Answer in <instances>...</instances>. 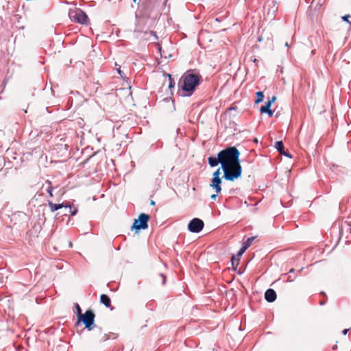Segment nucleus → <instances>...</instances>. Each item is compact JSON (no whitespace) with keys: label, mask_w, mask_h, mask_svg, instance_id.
<instances>
[{"label":"nucleus","mask_w":351,"mask_h":351,"mask_svg":"<svg viewBox=\"0 0 351 351\" xmlns=\"http://www.w3.org/2000/svg\"><path fill=\"white\" fill-rule=\"evenodd\" d=\"M221 168L223 171V178L228 181H234L241 176L242 167L240 165V152L236 147H228L221 152Z\"/></svg>","instance_id":"1"},{"label":"nucleus","mask_w":351,"mask_h":351,"mask_svg":"<svg viewBox=\"0 0 351 351\" xmlns=\"http://www.w3.org/2000/svg\"><path fill=\"white\" fill-rule=\"evenodd\" d=\"M201 76L198 73H186L182 76L183 84L179 94L183 97L191 96L199 84Z\"/></svg>","instance_id":"2"},{"label":"nucleus","mask_w":351,"mask_h":351,"mask_svg":"<svg viewBox=\"0 0 351 351\" xmlns=\"http://www.w3.org/2000/svg\"><path fill=\"white\" fill-rule=\"evenodd\" d=\"M95 317L94 313L90 310H88L84 313V314L80 316L76 325L78 326L80 322H82L88 330H91L95 327Z\"/></svg>","instance_id":"3"},{"label":"nucleus","mask_w":351,"mask_h":351,"mask_svg":"<svg viewBox=\"0 0 351 351\" xmlns=\"http://www.w3.org/2000/svg\"><path fill=\"white\" fill-rule=\"evenodd\" d=\"M149 216L147 214L141 213L138 219H135L131 227L132 230L138 232L141 230H145L148 228Z\"/></svg>","instance_id":"4"},{"label":"nucleus","mask_w":351,"mask_h":351,"mask_svg":"<svg viewBox=\"0 0 351 351\" xmlns=\"http://www.w3.org/2000/svg\"><path fill=\"white\" fill-rule=\"evenodd\" d=\"M69 16L73 21L80 24L87 25L89 22V19L86 14L80 9L71 12Z\"/></svg>","instance_id":"5"},{"label":"nucleus","mask_w":351,"mask_h":351,"mask_svg":"<svg viewBox=\"0 0 351 351\" xmlns=\"http://www.w3.org/2000/svg\"><path fill=\"white\" fill-rule=\"evenodd\" d=\"M204 222L198 218H194L188 224V229L191 232L198 233L204 228Z\"/></svg>","instance_id":"6"},{"label":"nucleus","mask_w":351,"mask_h":351,"mask_svg":"<svg viewBox=\"0 0 351 351\" xmlns=\"http://www.w3.org/2000/svg\"><path fill=\"white\" fill-rule=\"evenodd\" d=\"M221 179L220 178H213L210 186L213 189H215L217 194H218L221 191Z\"/></svg>","instance_id":"7"},{"label":"nucleus","mask_w":351,"mask_h":351,"mask_svg":"<svg viewBox=\"0 0 351 351\" xmlns=\"http://www.w3.org/2000/svg\"><path fill=\"white\" fill-rule=\"evenodd\" d=\"M265 299L268 302H273L276 300V293L272 289H268L265 293Z\"/></svg>","instance_id":"8"},{"label":"nucleus","mask_w":351,"mask_h":351,"mask_svg":"<svg viewBox=\"0 0 351 351\" xmlns=\"http://www.w3.org/2000/svg\"><path fill=\"white\" fill-rule=\"evenodd\" d=\"M67 204H68V202H66L61 203V204H54L52 202H48L49 207L50 208L51 212H52V213H53L62 208H67Z\"/></svg>","instance_id":"9"},{"label":"nucleus","mask_w":351,"mask_h":351,"mask_svg":"<svg viewBox=\"0 0 351 351\" xmlns=\"http://www.w3.org/2000/svg\"><path fill=\"white\" fill-rule=\"evenodd\" d=\"M208 165L211 167H215L217 166L219 164L221 165V158H220V156H219V153L217 154V157H215V156H210L208 158Z\"/></svg>","instance_id":"10"},{"label":"nucleus","mask_w":351,"mask_h":351,"mask_svg":"<svg viewBox=\"0 0 351 351\" xmlns=\"http://www.w3.org/2000/svg\"><path fill=\"white\" fill-rule=\"evenodd\" d=\"M100 302L107 308H110L111 306V300L110 297L106 294L101 295Z\"/></svg>","instance_id":"11"},{"label":"nucleus","mask_w":351,"mask_h":351,"mask_svg":"<svg viewBox=\"0 0 351 351\" xmlns=\"http://www.w3.org/2000/svg\"><path fill=\"white\" fill-rule=\"evenodd\" d=\"M276 100V97L273 96L270 99H269L264 106H261L260 108L261 112H263L265 110H270L271 106L273 103Z\"/></svg>","instance_id":"12"},{"label":"nucleus","mask_w":351,"mask_h":351,"mask_svg":"<svg viewBox=\"0 0 351 351\" xmlns=\"http://www.w3.org/2000/svg\"><path fill=\"white\" fill-rule=\"evenodd\" d=\"M46 187L45 190L48 193L50 197H53V187L51 185V182L49 180H47L45 184L43 185V188Z\"/></svg>","instance_id":"13"},{"label":"nucleus","mask_w":351,"mask_h":351,"mask_svg":"<svg viewBox=\"0 0 351 351\" xmlns=\"http://www.w3.org/2000/svg\"><path fill=\"white\" fill-rule=\"evenodd\" d=\"M275 148L277 151L281 154L285 151L284 150V144L282 141H276L274 145Z\"/></svg>","instance_id":"14"},{"label":"nucleus","mask_w":351,"mask_h":351,"mask_svg":"<svg viewBox=\"0 0 351 351\" xmlns=\"http://www.w3.org/2000/svg\"><path fill=\"white\" fill-rule=\"evenodd\" d=\"M264 95L262 91H258L256 93L255 104H259L263 101Z\"/></svg>","instance_id":"15"},{"label":"nucleus","mask_w":351,"mask_h":351,"mask_svg":"<svg viewBox=\"0 0 351 351\" xmlns=\"http://www.w3.org/2000/svg\"><path fill=\"white\" fill-rule=\"evenodd\" d=\"M255 239H256L255 237H252L247 238L246 239V241L243 243V246L245 249H247L252 245V242L254 241Z\"/></svg>","instance_id":"16"},{"label":"nucleus","mask_w":351,"mask_h":351,"mask_svg":"<svg viewBox=\"0 0 351 351\" xmlns=\"http://www.w3.org/2000/svg\"><path fill=\"white\" fill-rule=\"evenodd\" d=\"M67 208H69V213L71 216L75 215L77 213V209L75 208L73 210L71 205L69 203L67 204Z\"/></svg>","instance_id":"17"},{"label":"nucleus","mask_w":351,"mask_h":351,"mask_svg":"<svg viewBox=\"0 0 351 351\" xmlns=\"http://www.w3.org/2000/svg\"><path fill=\"white\" fill-rule=\"evenodd\" d=\"M168 77H169V88L171 89L174 87L175 82L170 74H168Z\"/></svg>","instance_id":"18"},{"label":"nucleus","mask_w":351,"mask_h":351,"mask_svg":"<svg viewBox=\"0 0 351 351\" xmlns=\"http://www.w3.org/2000/svg\"><path fill=\"white\" fill-rule=\"evenodd\" d=\"M75 307L76 308V313H77V318L80 317V316H81L82 315H83L82 313V309L80 306V305L77 304V303H75Z\"/></svg>","instance_id":"19"},{"label":"nucleus","mask_w":351,"mask_h":351,"mask_svg":"<svg viewBox=\"0 0 351 351\" xmlns=\"http://www.w3.org/2000/svg\"><path fill=\"white\" fill-rule=\"evenodd\" d=\"M231 262L233 267H234L235 265L237 266L239 265V258L233 256L232 257Z\"/></svg>","instance_id":"20"},{"label":"nucleus","mask_w":351,"mask_h":351,"mask_svg":"<svg viewBox=\"0 0 351 351\" xmlns=\"http://www.w3.org/2000/svg\"><path fill=\"white\" fill-rule=\"evenodd\" d=\"M247 249H245L243 246L241 247V248L239 250L237 254V258H239L242 256V254L246 251Z\"/></svg>","instance_id":"21"},{"label":"nucleus","mask_w":351,"mask_h":351,"mask_svg":"<svg viewBox=\"0 0 351 351\" xmlns=\"http://www.w3.org/2000/svg\"><path fill=\"white\" fill-rule=\"evenodd\" d=\"M221 167L218 168L213 174V178H220Z\"/></svg>","instance_id":"22"},{"label":"nucleus","mask_w":351,"mask_h":351,"mask_svg":"<svg viewBox=\"0 0 351 351\" xmlns=\"http://www.w3.org/2000/svg\"><path fill=\"white\" fill-rule=\"evenodd\" d=\"M350 14H347V15H345L343 16H342V20L345 22H347L348 23L350 24L351 25V21H350L349 19L350 18Z\"/></svg>","instance_id":"23"},{"label":"nucleus","mask_w":351,"mask_h":351,"mask_svg":"<svg viewBox=\"0 0 351 351\" xmlns=\"http://www.w3.org/2000/svg\"><path fill=\"white\" fill-rule=\"evenodd\" d=\"M263 113L267 114L269 117H272L274 114V112L271 109L268 110H265Z\"/></svg>","instance_id":"24"},{"label":"nucleus","mask_w":351,"mask_h":351,"mask_svg":"<svg viewBox=\"0 0 351 351\" xmlns=\"http://www.w3.org/2000/svg\"><path fill=\"white\" fill-rule=\"evenodd\" d=\"M282 155H284L287 157H289V158H291V155L289 153V152H283L282 154H281Z\"/></svg>","instance_id":"25"},{"label":"nucleus","mask_w":351,"mask_h":351,"mask_svg":"<svg viewBox=\"0 0 351 351\" xmlns=\"http://www.w3.org/2000/svg\"><path fill=\"white\" fill-rule=\"evenodd\" d=\"M160 276L162 277V284L165 285V282H166V277L165 275H163L162 274H160Z\"/></svg>","instance_id":"26"},{"label":"nucleus","mask_w":351,"mask_h":351,"mask_svg":"<svg viewBox=\"0 0 351 351\" xmlns=\"http://www.w3.org/2000/svg\"><path fill=\"white\" fill-rule=\"evenodd\" d=\"M117 73L121 76L123 77L122 74H123V71L120 69V68L117 69Z\"/></svg>","instance_id":"27"},{"label":"nucleus","mask_w":351,"mask_h":351,"mask_svg":"<svg viewBox=\"0 0 351 351\" xmlns=\"http://www.w3.org/2000/svg\"><path fill=\"white\" fill-rule=\"evenodd\" d=\"M150 34L153 35L156 39L158 38L155 32L151 31Z\"/></svg>","instance_id":"28"},{"label":"nucleus","mask_w":351,"mask_h":351,"mask_svg":"<svg viewBox=\"0 0 351 351\" xmlns=\"http://www.w3.org/2000/svg\"><path fill=\"white\" fill-rule=\"evenodd\" d=\"M217 196V193L216 194H213L210 197H211L212 199H215Z\"/></svg>","instance_id":"29"},{"label":"nucleus","mask_w":351,"mask_h":351,"mask_svg":"<svg viewBox=\"0 0 351 351\" xmlns=\"http://www.w3.org/2000/svg\"><path fill=\"white\" fill-rule=\"evenodd\" d=\"M349 331V329H344L343 331H342V333L346 335L348 332Z\"/></svg>","instance_id":"30"},{"label":"nucleus","mask_w":351,"mask_h":351,"mask_svg":"<svg viewBox=\"0 0 351 351\" xmlns=\"http://www.w3.org/2000/svg\"><path fill=\"white\" fill-rule=\"evenodd\" d=\"M289 282H292L293 280V279H291V277L289 276V279L287 280Z\"/></svg>","instance_id":"31"},{"label":"nucleus","mask_w":351,"mask_h":351,"mask_svg":"<svg viewBox=\"0 0 351 351\" xmlns=\"http://www.w3.org/2000/svg\"><path fill=\"white\" fill-rule=\"evenodd\" d=\"M294 272V269H291L289 270V273H293Z\"/></svg>","instance_id":"32"},{"label":"nucleus","mask_w":351,"mask_h":351,"mask_svg":"<svg viewBox=\"0 0 351 351\" xmlns=\"http://www.w3.org/2000/svg\"><path fill=\"white\" fill-rule=\"evenodd\" d=\"M151 204H152V205H153V206H154V205H155V202H154V201H153V200H152V201H151Z\"/></svg>","instance_id":"33"},{"label":"nucleus","mask_w":351,"mask_h":351,"mask_svg":"<svg viewBox=\"0 0 351 351\" xmlns=\"http://www.w3.org/2000/svg\"><path fill=\"white\" fill-rule=\"evenodd\" d=\"M134 3H139V1L138 0H133Z\"/></svg>","instance_id":"34"},{"label":"nucleus","mask_w":351,"mask_h":351,"mask_svg":"<svg viewBox=\"0 0 351 351\" xmlns=\"http://www.w3.org/2000/svg\"><path fill=\"white\" fill-rule=\"evenodd\" d=\"M349 226H350V232H351V223H350Z\"/></svg>","instance_id":"35"},{"label":"nucleus","mask_w":351,"mask_h":351,"mask_svg":"<svg viewBox=\"0 0 351 351\" xmlns=\"http://www.w3.org/2000/svg\"><path fill=\"white\" fill-rule=\"evenodd\" d=\"M258 62V60L257 59H254V62Z\"/></svg>","instance_id":"36"},{"label":"nucleus","mask_w":351,"mask_h":351,"mask_svg":"<svg viewBox=\"0 0 351 351\" xmlns=\"http://www.w3.org/2000/svg\"><path fill=\"white\" fill-rule=\"evenodd\" d=\"M285 46H286V47H289V45H288V43H285Z\"/></svg>","instance_id":"37"},{"label":"nucleus","mask_w":351,"mask_h":351,"mask_svg":"<svg viewBox=\"0 0 351 351\" xmlns=\"http://www.w3.org/2000/svg\"><path fill=\"white\" fill-rule=\"evenodd\" d=\"M320 304H321V305H323V304H324V302H322L320 303Z\"/></svg>","instance_id":"38"}]
</instances>
